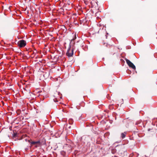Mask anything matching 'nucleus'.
Wrapping results in <instances>:
<instances>
[{"instance_id": "nucleus-10", "label": "nucleus", "mask_w": 157, "mask_h": 157, "mask_svg": "<svg viewBox=\"0 0 157 157\" xmlns=\"http://www.w3.org/2000/svg\"><path fill=\"white\" fill-rule=\"evenodd\" d=\"M25 140L26 141H27V140H26V139H25Z\"/></svg>"}, {"instance_id": "nucleus-3", "label": "nucleus", "mask_w": 157, "mask_h": 157, "mask_svg": "<svg viewBox=\"0 0 157 157\" xmlns=\"http://www.w3.org/2000/svg\"><path fill=\"white\" fill-rule=\"evenodd\" d=\"M73 54V52L72 49H71L70 48H69L67 51L66 55L69 57L72 56Z\"/></svg>"}, {"instance_id": "nucleus-6", "label": "nucleus", "mask_w": 157, "mask_h": 157, "mask_svg": "<svg viewBox=\"0 0 157 157\" xmlns=\"http://www.w3.org/2000/svg\"><path fill=\"white\" fill-rule=\"evenodd\" d=\"M74 38H73L71 40V41L75 40L76 38V35L75 34L74 35Z\"/></svg>"}, {"instance_id": "nucleus-4", "label": "nucleus", "mask_w": 157, "mask_h": 157, "mask_svg": "<svg viewBox=\"0 0 157 157\" xmlns=\"http://www.w3.org/2000/svg\"><path fill=\"white\" fill-rule=\"evenodd\" d=\"M28 142L29 143H30L31 144H39L40 143V142L39 141H32L30 142L29 140H28Z\"/></svg>"}, {"instance_id": "nucleus-1", "label": "nucleus", "mask_w": 157, "mask_h": 157, "mask_svg": "<svg viewBox=\"0 0 157 157\" xmlns=\"http://www.w3.org/2000/svg\"><path fill=\"white\" fill-rule=\"evenodd\" d=\"M18 44L20 47H24L25 46L26 42L24 40H21L18 42Z\"/></svg>"}, {"instance_id": "nucleus-5", "label": "nucleus", "mask_w": 157, "mask_h": 157, "mask_svg": "<svg viewBox=\"0 0 157 157\" xmlns=\"http://www.w3.org/2000/svg\"><path fill=\"white\" fill-rule=\"evenodd\" d=\"M126 132H125L121 133V136L122 137V139H123L124 138H125L126 136Z\"/></svg>"}, {"instance_id": "nucleus-2", "label": "nucleus", "mask_w": 157, "mask_h": 157, "mask_svg": "<svg viewBox=\"0 0 157 157\" xmlns=\"http://www.w3.org/2000/svg\"><path fill=\"white\" fill-rule=\"evenodd\" d=\"M125 60L127 64L129 67H132L134 69H136L135 66L129 60L127 59H126Z\"/></svg>"}, {"instance_id": "nucleus-8", "label": "nucleus", "mask_w": 157, "mask_h": 157, "mask_svg": "<svg viewBox=\"0 0 157 157\" xmlns=\"http://www.w3.org/2000/svg\"><path fill=\"white\" fill-rule=\"evenodd\" d=\"M153 130V129H151V128H149L148 129V131H151V130Z\"/></svg>"}, {"instance_id": "nucleus-7", "label": "nucleus", "mask_w": 157, "mask_h": 157, "mask_svg": "<svg viewBox=\"0 0 157 157\" xmlns=\"http://www.w3.org/2000/svg\"><path fill=\"white\" fill-rule=\"evenodd\" d=\"M17 135V133H14L13 134V137H16V136Z\"/></svg>"}, {"instance_id": "nucleus-9", "label": "nucleus", "mask_w": 157, "mask_h": 157, "mask_svg": "<svg viewBox=\"0 0 157 157\" xmlns=\"http://www.w3.org/2000/svg\"><path fill=\"white\" fill-rule=\"evenodd\" d=\"M136 125H137V124H138L137 123H136Z\"/></svg>"}]
</instances>
